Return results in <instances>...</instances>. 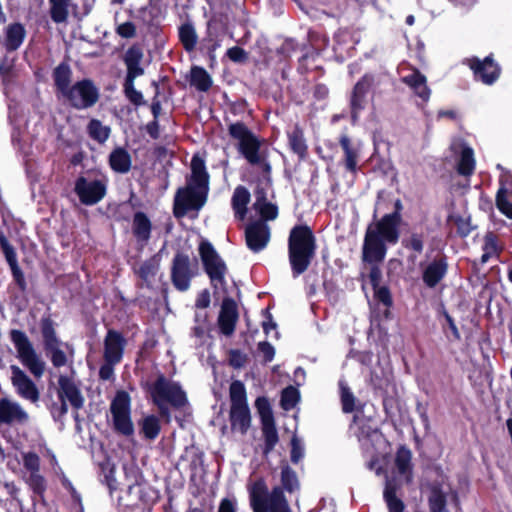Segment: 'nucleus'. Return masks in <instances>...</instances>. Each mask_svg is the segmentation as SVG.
Segmentation results:
<instances>
[{
	"label": "nucleus",
	"mask_w": 512,
	"mask_h": 512,
	"mask_svg": "<svg viewBox=\"0 0 512 512\" xmlns=\"http://www.w3.org/2000/svg\"><path fill=\"white\" fill-rule=\"evenodd\" d=\"M149 394L159 413L170 420V407L180 409L188 403L187 394L177 381L160 374L155 381L148 386Z\"/></svg>",
	"instance_id": "obj_4"
},
{
	"label": "nucleus",
	"mask_w": 512,
	"mask_h": 512,
	"mask_svg": "<svg viewBox=\"0 0 512 512\" xmlns=\"http://www.w3.org/2000/svg\"><path fill=\"white\" fill-rule=\"evenodd\" d=\"M298 401L299 391L296 388L289 386L282 391L280 403L284 410L289 411L293 409Z\"/></svg>",
	"instance_id": "obj_52"
},
{
	"label": "nucleus",
	"mask_w": 512,
	"mask_h": 512,
	"mask_svg": "<svg viewBox=\"0 0 512 512\" xmlns=\"http://www.w3.org/2000/svg\"><path fill=\"white\" fill-rule=\"evenodd\" d=\"M28 419V413L17 402L7 398L0 400V423L22 424Z\"/></svg>",
	"instance_id": "obj_20"
},
{
	"label": "nucleus",
	"mask_w": 512,
	"mask_h": 512,
	"mask_svg": "<svg viewBox=\"0 0 512 512\" xmlns=\"http://www.w3.org/2000/svg\"><path fill=\"white\" fill-rule=\"evenodd\" d=\"M231 407L248 406L245 386L241 381H234L230 385Z\"/></svg>",
	"instance_id": "obj_48"
},
{
	"label": "nucleus",
	"mask_w": 512,
	"mask_h": 512,
	"mask_svg": "<svg viewBox=\"0 0 512 512\" xmlns=\"http://www.w3.org/2000/svg\"><path fill=\"white\" fill-rule=\"evenodd\" d=\"M226 54L231 61L238 62V63L244 62L248 58L247 52L238 46L229 48L227 50Z\"/></svg>",
	"instance_id": "obj_59"
},
{
	"label": "nucleus",
	"mask_w": 512,
	"mask_h": 512,
	"mask_svg": "<svg viewBox=\"0 0 512 512\" xmlns=\"http://www.w3.org/2000/svg\"><path fill=\"white\" fill-rule=\"evenodd\" d=\"M38 447H39V454H40L41 458L47 460V463H48L49 467L55 473H58V471H61V469H60V467H59V465L57 463L56 457L53 454V452L49 448H47L45 446V444L39 443Z\"/></svg>",
	"instance_id": "obj_54"
},
{
	"label": "nucleus",
	"mask_w": 512,
	"mask_h": 512,
	"mask_svg": "<svg viewBox=\"0 0 512 512\" xmlns=\"http://www.w3.org/2000/svg\"><path fill=\"white\" fill-rule=\"evenodd\" d=\"M357 438L364 453L371 456V459L367 464L368 469L374 470L377 475H380L382 468L377 465L378 459L373 454V451L385 444L382 433L378 429H374L369 426H362L357 432Z\"/></svg>",
	"instance_id": "obj_10"
},
{
	"label": "nucleus",
	"mask_w": 512,
	"mask_h": 512,
	"mask_svg": "<svg viewBox=\"0 0 512 512\" xmlns=\"http://www.w3.org/2000/svg\"><path fill=\"white\" fill-rule=\"evenodd\" d=\"M398 482L394 478L386 477L384 498L387 503L389 512H403L404 504L396 497Z\"/></svg>",
	"instance_id": "obj_33"
},
{
	"label": "nucleus",
	"mask_w": 512,
	"mask_h": 512,
	"mask_svg": "<svg viewBox=\"0 0 512 512\" xmlns=\"http://www.w3.org/2000/svg\"><path fill=\"white\" fill-rule=\"evenodd\" d=\"M194 273L190 266V258L184 254H176L173 259L171 277L174 286L179 291H186Z\"/></svg>",
	"instance_id": "obj_17"
},
{
	"label": "nucleus",
	"mask_w": 512,
	"mask_h": 512,
	"mask_svg": "<svg viewBox=\"0 0 512 512\" xmlns=\"http://www.w3.org/2000/svg\"><path fill=\"white\" fill-rule=\"evenodd\" d=\"M229 134L237 140L239 152L250 165L257 167L264 174L270 173L271 165L267 151L261 147V141L243 123L231 124Z\"/></svg>",
	"instance_id": "obj_5"
},
{
	"label": "nucleus",
	"mask_w": 512,
	"mask_h": 512,
	"mask_svg": "<svg viewBox=\"0 0 512 512\" xmlns=\"http://www.w3.org/2000/svg\"><path fill=\"white\" fill-rule=\"evenodd\" d=\"M109 164L113 171L121 174L127 173L132 164L131 156L126 149L118 147L111 152Z\"/></svg>",
	"instance_id": "obj_31"
},
{
	"label": "nucleus",
	"mask_w": 512,
	"mask_h": 512,
	"mask_svg": "<svg viewBox=\"0 0 512 512\" xmlns=\"http://www.w3.org/2000/svg\"><path fill=\"white\" fill-rule=\"evenodd\" d=\"M291 446V461L297 464L304 457V445L298 437L293 436Z\"/></svg>",
	"instance_id": "obj_55"
},
{
	"label": "nucleus",
	"mask_w": 512,
	"mask_h": 512,
	"mask_svg": "<svg viewBox=\"0 0 512 512\" xmlns=\"http://www.w3.org/2000/svg\"><path fill=\"white\" fill-rule=\"evenodd\" d=\"M256 407L261 417V423L265 422L266 417H269L270 420H274L272 410L266 398H257Z\"/></svg>",
	"instance_id": "obj_58"
},
{
	"label": "nucleus",
	"mask_w": 512,
	"mask_h": 512,
	"mask_svg": "<svg viewBox=\"0 0 512 512\" xmlns=\"http://www.w3.org/2000/svg\"><path fill=\"white\" fill-rule=\"evenodd\" d=\"M25 29L19 23L11 24L6 29L5 47L7 50H16L22 44L25 37Z\"/></svg>",
	"instance_id": "obj_38"
},
{
	"label": "nucleus",
	"mask_w": 512,
	"mask_h": 512,
	"mask_svg": "<svg viewBox=\"0 0 512 512\" xmlns=\"http://www.w3.org/2000/svg\"><path fill=\"white\" fill-rule=\"evenodd\" d=\"M282 489L289 493L298 491L300 488L299 480L296 473L289 467L283 466L281 470Z\"/></svg>",
	"instance_id": "obj_46"
},
{
	"label": "nucleus",
	"mask_w": 512,
	"mask_h": 512,
	"mask_svg": "<svg viewBox=\"0 0 512 512\" xmlns=\"http://www.w3.org/2000/svg\"><path fill=\"white\" fill-rule=\"evenodd\" d=\"M340 145L344 151L345 167L350 172H355L360 153L359 147L353 146L348 136L343 135L340 138Z\"/></svg>",
	"instance_id": "obj_34"
},
{
	"label": "nucleus",
	"mask_w": 512,
	"mask_h": 512,
	"mask_svg": "<svg viewBox=\"0 0 512 512\" xmlns=\"http://www.w3.org/2000/svg\"><path fill=\"white\" fill-rule=\"evenodd\" d=\"M496 205L501 213L512 219V176L506 172L500 176Z\"/></svg>",
	"instance_id": "obj_22"
},
{
	"label": "nucleus",
	"mask_w": 512,
	"mask_h": 512,
	"mask_svg": "<svg viewBox=\"0 0 512 512\" xmlns=\"http://www.w3.org/2000/svg\"><path fill=\"white\" fill-rule=\"evenodd\" d=\"M230 422L233 431L245 434L251 423L250 410L248 406L231 407Z\"/></svg>",
	"instance_id": "obj_29"
},
{
	"label": "nucleus",
	"mask_w": 512,
	"mask_h": 512,
	"mask_svg": "<svg viewBox=\"0 0 512 512\" xmlns=\"http://www.w3.org/2000/svg\"><path fill=\"white\" fill-rule=\"evenodd\" d=\"M152 224L143 212H136L132 221V232L139 243L146 244L151 236Z\"/></svg>",
	"instance_id": "obj_27"
},
{
	"label": "nucleus",
	"mask_w": 512,
	"mask_h": 512,
	"mask_svg": "<svg viewBox=\"0 0 512 512\" xmlns=\"http://www.w3.org/2000/svg\"><path fill=\"white\" fill-rule=\"evenodd\" d=\"M62 98L75 109H88L99 100V89L93 81L82 79L75 82Z\"/></svg>",
	"instance_id": "obj_8"
},
{
	"label": "nucleus",
	"mask_w": 512,
	"mask_h": 512,
	"mask_svg": "<svg viewBox=\"0 0 512 512\" xmlns=\"http://www.w3.org/2000/svg\"><path fill=\"white\" fill-rule=\"evenodd\" d=\"M249 498L253 512H291L283 489L276 486L268 492L262 479L250 485Z\"/></svg>",
	"instance_id": "obj_6"
},
{
	"label": "nucleus",
	"mask_w": 512,
	"mask_h": 512,
	"mask_svg": "<svg viewBox=\"0 0 512 512\" xmlns=\"http://www.w3.org/2000/svg\"><path fill=\"white\" fill-rule=\"evenodd\" d=\"M450 150L455 156L458 173L463 176L472 175L475 170L473 149L463 140L455 139L450 145Z\"/></svg>",
	"instance_id": "obj_15"
},
{
	"label": "nucleus",
	"mask_w": 512,
	"mask_h": 512,
	"mask_svg": "<svg viewBox=\"0 0 512 512\" xmlns=\"http://www.w3.org/2000/svg\"><path fill=\"white\" fill-rule=\"evenodd\" d=\"M41 333L45 347L57 345V343L61 342L56 336L54 323L49 318L42 319Z\"/></svg>",
	"instance_id": "obj_51"
},
{
	"label": "nucleus",
	"mask_w": 512,
	"mask_h": 512,
	"mask_svg": "<svg viewBox=\"0 0 512 512\" xmlns=\"http://www.w3.org/2000/svg\"><path fill=\"white\" fill-rule=\"evenodd\" d=\"M402 80L424 102H427L429 100L431 91L427 86V79L418 70H414L411 74L403 77Z\"/></svg>",
	"instance_id": "obj_26"
},
{
	"label": "nucleus",
	"mask_w": 512,
	"mask_h": 512,
	"mask_svg": "<svg viewBox=\"0 0 512 512\" xmlns=\"http://www.w3.org/2000/svg\"><path fill=\"white\" fill-rule=\"evenodd\" d=\"M401 215L393 212L368 226L364 238L362 257L367 263H380L387 253V244L394 245L399 239Z\"/></svg>",
	"instance_id": "obj_1"
},
{
	"label": "nucleus",
	"mask_w": 512,
	"mask_h": 512,
	"mask_svg": "<svg viewBox=\"0 0 512 512\" xmlns=\"http://www.w3.org/2000/svg\"><path fill=\"white\" fill-rule=\"evenodd\" d=\"M255 197L253 206L264 219L263 221L274 220L278 215L277 207L266 200L263 190H257Z\"/></svg>",
	"instance_id": "obj_35"
},
{
	"label": "nucleus",
	"mask_w": 512,
	"mask_h": 512,
	"mask_svg": "<svg viewBox=\"0 0 512 512\" xmlns=\"http://www.w3.org/2000/svg\"><path fill=\"white\" fill-rule=\"evenodd\" d=\"M428 504L430 512H448L446 508L447 491L442 485L432 486L430 495L428 497Z\"/></svg>",
	"instance_id": "obj_36"
},
{
	"label": "nucleus",
	"mask_w": 512,
	"mask_h": 512,
	"mask_svg": "<svg viewBox=\"0 0 512 512\" xmlns=\"http://www.w3.org/2000/svg\"><path fill=\"white\" fill-rule=\"evenodd\" d=\"M71 77L72 71L68 65L61 64L54 70L55 86L61 97H63L67 90L73 85L71 84Z\"/></svg>",
	"instance_id": "obj_37"
},
{
	"label": "nucleus",
	"mask_w": 512,
	"mask_h": 512,
	"mask_svg": "<svg viewBox=\"0 0 512 512\" xmlns=\"http://www.w3.org/2000/svg\"><path fill=\"white\" fill-rule=\"evenodd\" d=\"M370 264L372 266H371L370 273H369V281L374 289L376 287L381 286L380 283L382 280V272H381L380 268L377 266L378 263H370Z\"/></svg>",
	"instance_id": "obj_62"
},
{
	"label": "nucleus",
	"mask_w": 512,
	"mask_h": 512,
	"mask_svg": "<svg viewBox=\"0 0 512 512\" xmlns=\"http://www.w3.org/2000/svg\"><path fill=\"white\" fill-rule=\"evenodd\" d=\"M11 340L23 364L32 371V347L27 336L19 330H12Z\"/></svg>",
	"instance_id": "obj_23"
},
{
	"label": "nucleus",
	"mask_w": 512,
	"mask_h": 512,
	"mask_svg": "<svg viewBox=\"0 0 512 512\" xmlns=\"http://www.w3.org/2000/svg\"><path fill=\"white\" fill-rule=\"evenodd\" d=\"M289 144L293 152L303 157L307 151V145L304 139L303 131L296 126L289 134Z\"/></svg>",
	"instance_id": "obj_45"
},
{
	"label": "nucleus",
	"mask_w": 512,
	"mask_h": 512,
	"mask_svg": "<svg viewBox=\"0 0 512 512\" xmlns=\"http://www.w3.org/2000/svg\"><path fill=\"white\" fill-rule=\"evenodd\" d=\"M141 432L144 437L149 440H154L160 433V421L154 415H149L143 418L140 423Z\"/></svg>",
	"instance_id": "obj_42"
},
{
	"label": "nucleus",
	"mask_w": 512,
	"mask_h": 512,
	"mask_svg": "<svg viewBox=\"0 0 512 512\" xmlns=\"http://www.w3.org/2000/svg\"><path fill=\"white\" fill-rule=\"evenodd\" d=\"M74 191L81 203L94 205L101 201L106 194V184L99 179L79 177L75 182Z\"/></svg>",
	"instance_id": "obj_11"
},
{
	"label": "nucleus",
	"mask_w": 512,
	"mask_h": 512,
	"mask_svg": "<svg viewBox=\"0 0 512 512\" xmlns=\"http://www.w3.org/2000/svg\"><path fill=\"white\" fill-rule=\"evenodd\" d=\"M374 290V298L382 303L386 307H390L392 305V297L389 289L386 286H379L373 289Z\"/></svg>",
	"instance_id": "obj_57"
},
{
	"label": "nucleus",
	"mask_w": 512,
	"mask_h": 512,
	"mask_svg": "<svg viewBox=\"0 0 512 512\" xmlns=\"http://www.w3.org/2000/svg\"><path fill=\"white\" fill-rule=\"evenodd\" d=\"M447 270L448 264L444 258L434 259L422 265V280L427 287L434 288L446 276Z\"/></svg>",
	"instance_id": "obj_19"
},
{
	"label": "nucleus",
	"mask_w": 512,
	"mask_h": 512,
	"mask_svg": "<svg viewBox=\"0 0 512 512\" xmlns=\"http://www.w3.org/2000/svg\"><path fill=\"white\" fill-rule=\"evenodd\" d=\"M110 411L115 430L125 436L132 435L134 425L131 420V400L127 392H117L111 402Z\"/></svg>",
	"instance_id": "obj_9"
},
{
	"label": "nucleus",
	"mask_w": 512,
	"mask_h": 512,
	"mask_svg": "<svg viewBox=\"0 0 512 512\" xmlns=\"http://www.w3.org/2000/svg\"><path fill=\"white\" fill-rule=\"evenodd\" d=\"M204 269L214 287L225 284L227 267L213 245L206 239H202L198 247Z\"/></svg>",
	"instance_id": "obj_7"
},
{
	"label": "nucleus",
	"mask_w": 512,
	"mask_h": 512,
	"mask_svg": "<svg viewBox=\"0 0 512 512\" xmlns=\"http://www.w3.org/2000/svg\"><path fill=\"white\" fill-rule=\"evenodd\" d=\"M11 380L19 395L23 398L32 400V381L17 366H11Z\"/></svg>",
	"instance_id": "obj_30"
},
{
	"label": "nucleus",
	"mask_w": 512,
	"mask_h": 512,
	"mask_svg": "<svg viewBox=\"0 0 512 512\" xmlns=\"http://www.w3.org/2000/svg\"><path fill=\"white\" fill-rule=\"evenodd\" d=\"M411 451L402 446L398 449L395 457V466L397 469V473L399 479H395L398 483L400 479L405 480L406 482L411 481L412 477V467H411Z\"/></svg>",
	"instance_id": "obj_28"
},
{
	"label": "nucleus",
	"mask_w": 512,
	"mask_h": 512,
	"mask_svg": "<svg viewBox=\"0 0 512 512\" xmlns=\"http://www.w3.org/2000/svg\"><path fill=\"white\" fill-rule=\"evenodd\" d=\"M157 273V265L153 261L144 262L139 268V276L145 281L150 282V280Z\"/></svg>",
	"instance_id": "obj_56"
},
{
	"label": "nucleus",
	"mask_w": 512,
	"mask_h": 512,
	"mask_svg": "<svg viewBox=\"0 0 512 512\" xmlns=\"http://www.w3.org/2000/svg\"><path fill=\"white\" fill-rule=\"evenodd\" d=\"M142 58L143 52L140 48L133 46L127 50L124 57L127 68L125 79H136L144 74V69L141 67Z\"/></svg>",
	"instance_id": "obj_25"
},
{
	"label": "nucleus",
	"mask_w": 512,
	"mask_h": 512,
	"mask_svg": "<svg viewBox=\"0 0 512 512\" xmlns=\"http://www.w3.org/2000/svg\"><path fill=\"white\" fill-rule=\"evenodd\" d=\"M110 127L103 125L101 121L92 119L88 124L89 136L99 143H104L110 136Z\"/></svg>",
	"instance_id": "obj_43"
},
{
	"label": "nucleus",
	"mask_w": 512,
	"mask_h": 512,
	"mask_svg": "<svg viewBox=\"0 0 512 512\" xmlns=\"http://www.w3.org/2000/svg\"><path fill=\"white\" fill-rule=\"evenodd\" d=\"M245 239L248 248L253 252H260L266 248L270 241V227L265 221L257 220L245 229Z\"/></svg>",
	"instance_id": "obj_16"
},
{
	"label": "nucleus",
	"mask_w": 512,
	"mask_h": 512,
	"mask_svg": "<svg viewBox=\"0 0 512 512\" xmlns=\"http://www.w3.org/2000/svg\"><path fill=\"white\" fill-rule=\"evenodd\" d=\"M116 31L123 38H132L136 34V27L132 22L128 21L118 25Z\"/></svg>",
	"instance_id": "obj_61"
},
{
	"label": "nucleus",
	"mask_w": 512,
	"mask_h": 512,
	"mask_svg": "<svg viewBox=\"0 0 512 512\" xmlns=\"http://www.w3.org/2000/svg\"><path fill=\"white\" fill-rule=\"evenodd\" d=\"M63 347H67V345L62 342L57 343V345L45 347L46 355L50 358L55 367H62L67 363V356Z\"/></svg>",
	"instance_id": "obj_47"
},
{
	"label": "nucleus",
	"mask_w": 512,
	"mask_h": 512,
	"mask_svg": "<svg viewBox=\"0 0 512 512\" xmlns=\"http://www.w3.org/2000/svg\"><path fill=\"white\" fill-rule=\"evenodd\" d=\"M207 40L211 43L209 47L210 53H214L220 46L221 42L218 39L217 34L214 32L213 23L209 22L208 24V36Z\"/></svg>",
	"instance_id": "obj_63"
},
{
	"label": "nucleus",
	"mask_w": 512,
	"mask_h": 512,
	"mask_svg": "<svg viewBox=\"0 0 512 512\" xmlns=\"http://www.w3.org/2000/svg\"><path fill=\"white\" fill-rule=\"evenodd\" d=\"M262 432L265 440V451H271L278 442V433L275 427L274 420L266 417L265 422H262Z\"/></svg>",
	"instance_id": "obj_44"
},
{
	"label": "nucleus",
	"mask_w": 512,
	"mask_h": 512,
	"mask_svg": "<svg viewBox=\"0 0 512 512\" xmlns=\"http://www.w3.org/2000/svg\"><path fill=\"white\" fill-rule=\"evenodd\" d=\"M0 245L5 255V258L11 268L14 281L17 283L21 290H24L26 287L24 275L17 265L16 254L13 247L9 244V242L3 235L0 236Z\"/></svg>",
	"instance_id": "obj_24"
},
{
	"label": "nucleus",
	"mask_w": 512,
	"mask_h": 512,
	"mask_svg": "<svg viewBox=\"0 0 512 512\" xmlns=\"http://www.w3.org/2000/svg\"><path fill=\"white\" fill-rule=\"evenodd\" d=\"M501 247L498 238L493 233H487L484 237L483 254L481 256V263L485 264L492 257H495L500 252Z\"/></svg>",
	"instance_id": "obj_39"
},
{
	"label": "nucleus",
	"mask_w": 512,
	"mask_h": 512,
	"mask_svg": "<svg viewBox=\"0 0 512 512\" xmlns=\"http://www.w3.org/2000/svg\"><path fill=\"white\" fill-rule=\"evenodd\" d=\"M125 346L126 339L120 332L115 330H108L104 338V361L120 363L123 358Z\"/></svg>",
	"instance_id": "obj_18"
},
{
	"label": "nucleus",
	"mask_w": 512,
	"mask_h": 512,
	"mask_svg": "<svg viewBox=\"0 0 512 512\" xmlns=\"http://www.w3.org/2000/svg\"><path fill=\"white\" fill-rule=\"evenodd\" d=\"M237 320L238 312L236 303L232 299H225L218 317L220 332L225 336H231L235 331Z\"/></svg>",
	"instance_id": "obj_21"
},
{
	"label": "nucleus",
	"mask_w": 512,
	"mask_h": 512,
	"mask_svg": "<svg viewBox=\"0 0 512 512\" xmlns=\"http://www.w3.org/2000/svg\"><path fill=\"white\" fill-rule=\"evenodd\" d=\"M190 83L199 91H207L212 85L209 74L201 67H193L191 69Z\"/></svg>",
	"instance_id": "obj_41"
},
{
	"label": "nucleus",
	"mask_w": 512,
	"mask_h": 512,
	"mask_svg": "<svg viewBox=\"0 0 512 512\" xmlns=\"http://www.w3.org/2000/svg\"><path fill=\"white\" fill-rule=\"evenodd\" d=\"M51 4V18L56 23L66 21L68 17V8L70 0H50Z\"/></svg>",
	"instance_id": "obj_49"
},
{
	"label": "nucleus",
	"mask_w": 512,
	"mask_h": 512,
	"mask_svg": "<svg viewBox=\"0 0 512 512\" xmlns=\"http://www.w3.org/2000/svg\"><path fill=\"white\" fill-rule=\"evenodd\" d=\"M218 512H237V502L232 498H223L218 507Z\"/></svg>",
	"instance_id": "obj_64"
},
{
	"label": "nucleus",
	"mask_w": 512,
	"mask_h": 512,
	"mask_svg": "<svg viewBox=\"0 0 512 512\" xmlns=\"http://www.w3.org/2000/svg\"><path fill=\"white\" fill-rule=\"evenodd\" d=\"M375 84V77L371 74H365L354 86L351 99V117L353 122H356L361 112L366 107V97L369 90Z\"/></svg>",
	"instance_id": "obj_14"
},
{
	"label": "nucleus",
	"mask_w": 512,
	"mask_h": 512,
	"mask_svg": "<svg viewBox=\"0 0 512 512\" xmlns=\"http://www.w3.org/2000/svg\"><path fill=\"white\" fill-rule=\"evenodd\" d=\"M179 39L186 51H193L198 39L194 27L189 23L181 25L179 28Z\"/></svg>",
	"instance_id": "obj_40"
},
{
	"label": "nucleus",
	"mask_w": 512,
	"mask_h": 512,
	"mask_svg": "<svg viewBox=\"0 0 512 512\" xmlns=\"http://www.w3.org/2000/svg\"><path fill=\"white\" fill-rule=\"evenodd\" d=\"M465 62L474 72L475 78L486 85H492L500 76L501 69L491 56H487L483 60L471 58Z\"/></svg>",
	"instance_id": "obj_13"
},
{
	"label": "nucleus",
	"mask_w": 512,
	"mask_h": 512,
	"mask_svg": "<svg viewBox=\"0 0 512 512\" xmlns=\"http://www.w3.org/2000/svg\"><path fill=\"white\" fill-rule=\"evenodd\" d=\"M209 174L205 161L198 154L191 160V176L185 188H180L175 196V215L183 216L189 210H199L207 200Z\"/></svg>",
	"instance_id": "obj_2"
},
{
	"label": "nucleus",
	"mask_w": 512,
	"mask_h": 512,
	"mask_svg": "<svg viewBox=\"0 0 512 512\" xmlns=\"http://www.w3.org/2000/svg\"><path fill=\"white\" fill-rule=\"evenodd\" d=\"M117 363H111L109 361H104L99 369V377L101 380L108 381L114 378V366Z\"/></svg>",
	"instance_id": "obj_60"
},
{
	"label": "nucleus",
	"mask_w": 512,
	"mask_h": 512,
	"mask_svg": "<svg viewBox=\"0 0 512 512\" xmlns=\"http://www.w3.org/2000/svg\"><path fill=\"white\" fill-rule=\"evenodd\" d=\"M339 386L342 410L344 413H351L356 409L357 400L344 381H340Z\"/></svg>",
	"instance_id": "obj_50"
},
{
	"label": "nucleus",
	"mask_w": 512,
	"mask_h": 512,
	"mask_svg": "<svg viewBox=\"0 0 512 512\" xmlns=\"http://www.w3.org/2000/svg\"><path fill=\"white\" fill-rule=\"evenodd\" d=\"M135 79H125L124 93L126 98L134 105H141L143 103V95L140 91L135 89Z\"/></svg>",
	"instance_id": "obj_53"
},
{
	"label": "nucleus",
	"mask_w": 512,
	"mask_h": 512,
	"mask_svg": "<svg viewBox=\"0 0 512 512\" xmlns=\"http://www.w3.org/2000/svg\"><path fill=\"white\" fill-rule=\"evenodd\" d=\"M315 253L316 239L312 230L306 225L293 227L288 238V256L294 277L308 269Z\"/></svg>",
	"instance_id": "obj_3"
},
{
	"label": "nucleus",
	"mask_w": 512,
	"mask_h": 512,
	"mask_svg": "<svg viewBox=\"0 0 512 512\" xmlns=\"http://www.w3.org/2000/svg\"><path fill=\"white\" fill-rule=\"evenodd\" d=\"M58 396L61 400V413L67 412L69 403L74 409H80L84 404V397L72 377L61 375L58 379Z\"/></svg>",
	"instance_id": "obj_12"
},
{
	"label": "nucleus",
	"mask_w": 512,
	"mask_h": 512,
	"mask_svg": "<svg viewBox=\"0 0 512 512\" xmlns=\"http://www.w3.org/2000/svg\"><path fill=\"white\" fill-rule=\"evenodd\" d=\"M250 201L249 191L243 187L238 186L235 188L231 200L232 208L234 210L235 217L239 220H243L247 213V205Z\"/></svg>",
	"instance_id": "obj_32"
}]
</instances>
